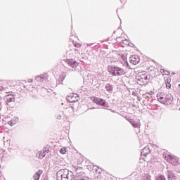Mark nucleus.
Returning <instances> with one entry per match:
<instances>
[{"label": "nucleus", "mask_w": 180, "mask_h": 180, "mask_svg": "<svg viewBox=\"0 0 180 180\" xmlns=\"http://www.w3.org/2000/svg\"><path fill=\"white\" fill-rule=\"evenodd\" d=\"M157 98L158 102L162 103V105H165V106H169V105H171V103H172V101H174V97L172 96V94L169 93H158Z\"/></svg>", "instance_id": "1"}, {"label": "nucleus", "mask_w": 180, "mask_h": 180, "mask_svg": "<svg viewBox=\"0 0 180 180\" xmlns=\"http://www.w3.org/2000/svg\"><path fill=\"white\" fill-rule=\"evenodd\" d=\"M100 106H104L105 108H108V104L106 103V101L102 98H99L98 100V104Z\"/></svg>", "instance_id": "18"}, {"label": "nucleus", "mask_w": 180, "mask_h": 180, "mask_svg": "<svg viewBox=\"0 0 180 180\" xmlns=\"http://www.w3.org/2000/svg\"><path fill=\"white\" fill-rule=\"evenodd\" d=\"M28 82L30 84V83H32V82H33V79H29L28 80Z\"/></svg>", "instance_id": "35"}, {"label": "nucleus", "mask_w": 180, "mask_h": 180, "mask_svg": "<svg viewBox=\"0 0 180 180\" xmlns=\"http://www.w3.org/2000/svg\"><path fill=\"white\" fill-rule=\"evenodd\" d=\"M127 120H128V122H129V120H130V119L129 118H127Z\"/></svg>", "instance_id": "37"}, {"label": "nucleus", "mask_w": 180, "mask_h": 180, "mask_svg": "<svg viewBox=\"0 0 180 180\" xmlns=\"http://www.w3.org/2000/svg\"><path fill=\"white\" fill-rule=\"evenodd\" d=\"M179 110H180V108H179Z\"/></svg>", "instance_id": "38"}, {"label": "nucleus", "mask_w": 180, "mask_h": 180, "mask_svg": "<svg viewBox=\"0 0 180 180\" xmlns=\"http://www.w3.org/2000/svg\"><path fill=\"white\" fill-rule=\"evenodd\" d=\"M67 100L70 102V103H74L78 102V97L74 96V94H71L70 96H68Z\"/></svg>", "instance_id": "13"}, {"label": "nucleus", "mask_w": 180, "mask_h": 180, "mask_svg": "<svg viewBox=\"0 0 180 180\" xmlns=\"http://www.w3.org/2000/svg\"><path fill=\"white\" fill-rule=\"evenodd\" d=\"M120 56H122V53H116L115 55V58H116V60H117V61H119V60H120Z\"/></svg>", "instance_id": "26"}, {"label": "nucleus", "mask_w": 180, "mask_h": 180, "mask_svg": "<svg viewBox=\"0 0 180 180\" xmlns=\"http://www.w3.org/2000/svg\"><path fill=\"white\" fill-rule=\"evenodd\" d=\"M75 47L76 49H81L82 45H81V44H79V43H76V44H75Z\"/></svg>", "instance_id": "27"}, {"label": "nucleus", "mask_w": 180, "mask_h": 180, "mask_svg": "<svg viewBox=\"0 0 180 180\" xmlns=\"http://www.w3.org/2000/svg\"><path fill=\"white\" fill-rule=\"evenodd\" d=\"M129 61L131 64L136 65L140 63V57L137 55H133L131 57L129 58Z\"/></svg>", "instance_id": "8"}, {"label": "nucleus", "mask_w": 180, "mask_h": 180, "mask_svg": "<svg viewBox=\"0 0 180 180\" xmlns=\"http://www.w3.org/2000/svg\"><path fill=\"white\" fill-rule=\"evenodd\" d=\"M105 91L108 92V94H112L113 92V86L110 84H107L105 86Z\"/></svg>", "instance_id": "15"}, {"label": "nucleus", "mask_w": 180, "mask_h": 180, "mask_svg": "<svg viewBox=\"0 0 180 180\" xmlns=\"http://www.w3.org/2000/svg\"><path fill=\"white\" fill-rule=\"evenodd\" d=\"M79 50H81V49H78V48L75 49V53H77V51H79Z\"/></svg>", "instance_id": "36"}, {"label": "nucleus", "mask_w": 180, "mask_h": 180, "mask_svg": "<svg viewBox=\"0 0 180 180\" xmlns=\"http://www.w3.org/2000/svg\"><path fill=\"white\" fill-rule=\"evenodd\" d=\"M41 174H43V171L41 170H38L36 173L35 175L33 176V179L34 180H39L40 176H41Z\"/></svg>", "instance_id": "16"}, {"label": "nucleus", "mask_w": 180, "mask_h": 180, "mask_svg": "<svg viewBox=\"0 0 180 180\" xmlns=\"http://www.w3.org/2000/svg\"><path fill=\"white\" fill-rule=\"evenodd\" d=\"M132 126H133V127H135V128L140 127V122L134 121Z\"/></svg>", "instance_id": "22"}, {"label": "nucleus", "mask_w": 180, "mask_h": 180, "mask_svg": "<svg viewBox=\"0 0 180 180\" xmlns=\"http://www.w3.org/2000/svg\"><path fill=\"white\" fill-rule=\"evenodd\" d=\"M122 43H123V44L127 45V44H129V41L127 39L123 38Z\"/></svg>", "instance_id": "29"}, {"label": "nucleus", "mask_w": 180, "mask_h": 180, "mask_svg": "<svg viewBox=\"0 0 180 180\" xmlns=\"http://www.w3.org/2000/svg\"><path fill=\"white\" fill-rule=\"evenodd\" d=\"M136 79L137 84L139 85H146V84H147L148 77H147V75L145 73V72H140L136 76Z\"/></svg>", "instance_id": "4"}, {"label": "nucleus", "mask_w": 180, "mask_h": 180, "mask_svg": "<svg viewBox=\"0 0 180 180\" xmlns=\"http://www.w3.org/2000/svg\"><path fill=\"white\" fill-rule=\"evenodd\" d=\"M49 153V149H43L41 151H39L37 153V157L38 158H39V160H43V158H44V157H46V155Z\"/></svg>", "instance_id": "10"}, {"label": "nucleus", "mask_w": 180, "mask_h": 180, "mask_svg": "<svg viewBox=\"0 0 180 180\" xmlns=\"http://www.w3.org/2000/svg\"><path fill=\"white\" fill-rule=\"evenodd\" d=\"M160 72H161V74H163V75H169V72H168L167 70H165L164 69H161Z\"/></svg>", "instance_id": "20"}, {"label": "nucleus", "mask_w": 180, "mask_h": 180, "mask_svg": "<svg viewBox=\"0 0 180 180\" xmlns=\"http://www.w3.org/2000/svg\"><path fill=\"white\" fill-rule=\"evenodd\" d=\"M36 81L38 82H44L47 79V75H41L39 76H37L35 77Z\"/></svg>", "instance_id": "14"}, {"label": "nucleus", "mask_w": 180, "mask_h": 180, "mask_svg": "<svg viewBox=\"0 0 180 180\" xmlns=\"http://www.w3.org/2000/svg\"><path fill=\"white\" fill-rule=\"evenodd\" d=\"M58 180H72V172L67 169H62L56 173Z\"/></svg>", "instance_id": "2"}, {"label": "nucleus", "mask_w": 180, "mask_h": 180, "mask_svg": "<svg viewBox=\"0 0 180 180\" xmlns=\"http://www.w3.org/2000/svg\"><path fill=\"white\" fill-rule=\"evenodd\" d=\"M6 89L4 88V86H0V92H1V91H5Z\"/></svg>", "instance_id": "32"}, {"label": "nucleus", "mask_w": 180, "mask_h": 180, "mask_svg": "<svg viewBox=\"0 0 180 180\" xmlns=\"http://www.w3.org/2000/svg\"><path fill=\"white\" fill-rule=\"evenodd\" d=\"M166 86H167V88L170 89L171 88V84H169V82H167L166 83Z\"/></svg>", "instance_id": "31"}, {"label": "nucleus", "mask_w": 180, "mask_h": 180, "mask_svg": "<svg viewBox=\"0 0 180 180\" xmlns=\"http://www.w3.org/2000/svg\"><path fill=\"white\" fill-rule=\"evenodd\" d=\"M4 101L7 105H9L11 102H15V96L13 94H8L4 96Z\"/></svg>", "instance_id": "7"}, {"label": "nucleus", "mask_w": 180, "mask_h": 180, "mask_svg": "<svg viewBox=\"0 0 180 180\" xmlns=\"http://www.w3.org/2000/svg\"><path fill=\"white\" fill-rule=\"evenodd\" d=\"M148 154H150V148L145 144L143 148L141 150V157H146Z\"/></svg>", "instance_id": "11"}, {"label": "nucleus", "mask_w": 180, "mask_h": 180, "mask_svg": "<svg viewBox=\"0 0 180 180\" xmlns=\"http://www.w3.org/2000/svg\"><path fill=\"white\" fill-rule=\"evenodd\" d=\"M129 122L132 124L134 122V120H133V119H129Z\"/></svg>", "instance_id": "33"}, {"label": "nucleus", "mask_w": 180, "mask_h": 180, "mask_svg": "<svg viewBox=\"0 0 180 180\" xmlns=\"http://www.w3.org/2000/svg\"><path fill=\"white\" fill-rule=\"evenodd\" d=\"M166 174H167L168 180H175V179H176V176H175V174H174V171L167 170Z\"/></svg>", "instance_id": "12"}, {"label": "nucleus", "mask_w": 180, "mask_h": 180, "mask_svg": "<svg viewBox=\"0 0 180 180\" xmlns=\"http://www.w3.org/2000/svg\"><path fill=\"white\" fill-rule=\"evenodd\" d=\"M60 154H65V153H67V148H62L60 150Z\"/></svg>", "instance_id": "25"}, {"label": "nucleus", "mask_w": 180, "mask_h": 180, "mask_svg": "<svg viewBox=\"0 0 180 180\" xmlns=\"http://www.w3.org/2000/svg\"><path fill=\"white\" fill-rule=\"evenodd\" d=\"M123 39L124 38H122V37H117V41L118 42V43H123Z\"/></svg>", "instance_id": "28"}, {"label": "nucleus", "mask_w": 180, "mask_h": 180, "mask_svg": "<svg viewBox=\"0 0 180 180\" xmlns=\"http://www.w3.org/2000/svg\"><path fill=\"white\" fill-rule=\"evenodd\" d=\"M11 120L13 121L14 124H16L18 122H19V118L18 117H15Z\"/></svg>", "instance_id": "23"}, {"label": "nucleus", "mask_w": 180, "mask_h": 180, "mask_svg": "<svg viewBox=\"0 0 180 180\" xmlns=\"http://www.w3.org/2000/svg\"><path fill=\"white\" fill-rule=\"evenodd\" d=\"M124 65V67L129 66V63H127V58H126V56L123 55V53L120 56V59L118 60Z\"/></svg>", "instance_id": "9"}, {"label": "nucleus", "mask_w": 180, "mask_h": 180, "mask_svg": "<svg viewBox=\"0 0 180 180\" xmlns=\"http://www.w3.org/2000/svg\"><path fill=\"white\" fill-rule=\"evenodd\" d=\"M148 96H150V94H148V93H146V94H145L143 95V96H145V98H146V97L148 98Z\"/></svg>", "instance_id": "34"}, {"label": "nucleus", "mask_w": 180, "mask_h": 180, "mask_svg": "<svg viewBox=\"0 0 180 180\" xmlns=\"http://www.w3.org/2000/svg\"><path fill=\"white\" fill-rule=\"evenodd\" d=\"M155 180H167L165 179V176L164 175H159L156 177V179Z\"/></svg>", "instance_id": "21"}, {"label": "nucleus", "mask_w": 180, "mask_h": 180, "mask_svg": "<svg viewBox=\"0 0 180 180\" xmlns=\"http://www.w3.org/2000/svg\"><path fill=\"white\" fill-rule=\"evenodd\" d=\"M8 124H9L10 126H15V123L13 122V121L11 120V121H9L8 122Z\"/></svg>", "instance_id": "30"}, {"label": "nucleus", "mask_w": 180, "mask_h": 180, "mask_svg": "<svg viewBox=\"0 0 180 180\" xmlns=\"http://www.w3.org/2000/svg\"><path fill=\"white\" fill-rule=\"evenodd\" d=\"M74 110V108L72 107H68L63 112L65 116H67V115H70V113H72Z\"/></svg>", "instance_id": "17"}, {"label": "nucleus", "mask_w": 180, "mask_h": 180, "mask_svg": "<svg viewBox=\"0 0 180 180\" xmlns=\"http://www.w3.org/2000/svg\"><path fill=\"white\" fill-rule=\"evenodd\" d=\"M63 116H65L64 115V112L60 111V112L57 113L56 115V119H58V120H61V117H63Z\"/></svg>", "instance_id": "19"}, {"label": "nucleus", "mask_w": 180, "mask_h": 180, "mask_svg": "<svg viewBox=\"0 0 180 180\" xmlns=\"http://www.w3.org/2000/svg\"><path fill=\"white\" fill-rule=\"evenodd\" d=\"M108 71L113 77H122L126 74V70L117 65L109 66Z\"/></svg>", "instance_id": "3"}, {"label": "nucleus", "mask_w": 180, "mask_h": 180, "mask_svg": "<svg viewBox=\"0 0 180 180\" xmlns=\"http://www.w3.org/2000/svg\"><path fill=\"white\" fill-rule=\"evenodd\" d=\"M165 159L166 161L169 162V164H172V165H179V161L178 160V158L172 156V155H167L165 157Z\"/></svg>", "instance_id": "5"}, {"label": "nucleus", "mask_w": 180, "mask_h": 180, "mask_svg": "<svg viewBox=\"0 0 180 180\" xmlns=\"http://www.w3.org/2000/svg\"><path fill=\"white\" fill-rule=\"evenodd\" d=\"M67 63L69 65V67L74 68L72 71H77V68H78V62L74 60L73 59H69L67 61Z\"/></svg>", "instance_id": "6"}, {"label": "nucleus", "mask_w": 180, "mask_h": 180, "mask_svg": "<svg viewBox=\"0 0 180 180\" xmlns=\"http://www.w3.org/2000/svg\"><path fill=\"white\" fill-rule=\"evenodd\" d=\"M93 102L94 103H96V105H98L99 103V98L98 97H94L93 99Z\"/></svg>", "instance_id": "24"}]
</instances>
